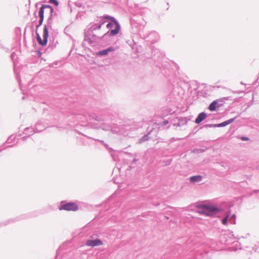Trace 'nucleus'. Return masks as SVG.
Returning a JSON list of instances; mask_svg holds the SVG:
<instances>
[{
    "mask_svg": "<svg viewBox=\"0 0 259 259\" xmlns=\"http://www.w3.org/2000/svg\"><path fill=\"white\" fill-rule=\"evenodd\" d=\"M235 219L236 215L233 214L231 216L230 211L229 210L225 218L222 219V223L224 225H227L228 222H229L231 224H235Z\"/></svg>",
    "mask_w": 259,
    "mask_h": 259,
    "instance_id": "nucleus-6",
    "label": "nucleus"
},
{
    "mask_svg": "<svg viewBox=\"0 0 259 259\" xmlns=\"http://www.w3.org/2000/svg\"><path fill=\"white\" fill-rule=\"evenodd\" d=\"M217 104V102L216 101H213L212 103H210L208 107V109L210 111H214L216 109V105Z\"/></svg>",
    "mask_w": 259,
    "mask_h": 259,
    "instance_id": "nucleus-19",
    "label": "nucleus"
},
{
    "mask_svg": "<svg viewBox=\"0 0 259 259\" xmlns=\"http://www.w3.org/2000/svg\"><path fill=\"white\" fill-rule=\"evenodd\" d=\"M204 126L205 127H217V124H207Z\"/></svg>",
    "mask_w": 259,
    "mask_h": 259,
    "instance_id": "nucleus-25",
    "label": "nucleus"
},
{
    "mask_svg": "<svg viewBox=\"0 0 259 259\" xmlns=\"http://www.w3.org/2000/svg\"><path fill=\"white\" fill-rule=\"evenodd\" d=\"M111 156L112 157L113 159L115 161L116 160L115 155L113 154H111Z\"/></svg>",
    "mask_w": 259,
    "mask_h": 259,
    "instance_id": "nucleus-30",
    "label": "nucleus"
},
{
    "mask_svg": "<svg viewBox=\"0 0 259 259\" xmlns=\"http://www.w3.org/2000/svg\"><path fill=\"white\" fill-rule=\"evenodd\" d=\"M19 86H20V88H21L20 82H19Z\"/></svg>",
    "mask_w": 259,
    "mask_h": 259,
    "instance_id": "nucleus-38",
    "label": "nucleus"
},
{
    "mask_svg": "<svg viewBox=\"0 0 259 259\" xmlns=\"http://www.w3.org/2000/svg\"><path fill=\"white\" fill-rule=\"evenodd\" d=\"M15 139V137L12 135L8 138V139H7V142L8 143H11L12 141L14 140Z\"/></svg>",
    "mask_w": 259,
    "mask_h": 259,
    "instance_id": "nucleus-23",
    "label": "nucleus"
},
{
    "mask_svg": "<svg viewBox=\"0 0 259 259\" xmlns=\"http://www.w3.org/2000/svg\"><path fill=\"white\" fill-rule=\"evenodd\" d=\"M36 39L37 42L39 45H40L42 46H46L47 44V42H44V38H43V40L41 39L40 36L39 35V33L36 32Z\"/></svg>",
    "mask_w": 259,
    "mask_h": 259,
    "instance_id": "nucleus-17",
    "label": "nucleus"
},
{
    "mask_svg": "<svg viewBox=\"0 0 259 259\" xmlns=\"http://www.w3.org/2000/svg\"><path fill=\"white\" fill-rule=\"evenodd\" d=\"M150 36H153L155 37V39H152L150 40L151 41V42L153 43V42L156 41V40L158 39V35L156 32L153 31L149 33V35H148L147 36V38H149V37H150Z\"/></svg>",
    "mask_w": 259,
    "mask_h": 259,
    "instance_id": "nucleus-18",
    "label": "nucleus"
},
{
    "mask_svg": "<svg viewBox=\"0 0 259 259\" xmlns=\"http://www.w3.org/2000/svg\"><path fill=\"white\" fill-rule=\"evenodd\" d=\"M108 52H113L115 51V48L113 47H110L107 49Z\"/></svg>",
    "mask_w": 259,
    "mask_h": 259,
    "instance_id": "nucleus-29",
    "label": "nucleus"
},
{
    "mask_svg": "<svg viewBox=\"0 0 259 259\" xmlns=\"http://www.w3.org/2000/svg\"><path fill=\"white\" fill-rule=\"evenodd\" d=\"M84 118L87 121H88L89 120H91L92 119H94L97 121H103L107 120L106 117L102 116V115H96L95 114H94L93 116H91L90 118L88 119L86 118V117L83 116Z\"/></svg>",
    "mask_w": 259,
    "mask_h": 259,
    "instance_id": "nucleus-11",
    "label": "nucleus"
},
{
    "mask_svg": "<svg viewBox=\"0 0 259 259\" xmlns=\"http://www.w3.org/2000/svg\"><path fill=\"white\" fill-rule=\"evenodd\" d=\"M167 123H168V121L167 120H165V121H163V125H165Z\"/></svg>",
    "mask_w": 259,
    "mask_h": 259,
    "instance_id": "nucleus-32",
    "label": "nucleus"
},
{
    "mask_svg": "<svg viewBox=\"0 0 259 259\" xmlns=\"http://www.w3.org/2000/svg\"><path fill=\"white\" fill-rule=\"evenodd\" d=\"M149 139V135H145L143 136L139 140V143H141L142 142H144L145 141H147Z\"/></svg>",
    "mask_w": 259,
    "mask_h": 259,
    "instance_id": "nucleus-22",
    "label": "nucleus"
},
{
    "mask_svg": "<svg viewBox=\"0 0 259 259\" xmlns=\"http://www.w3.org/2000/svg\"><path fill=\"white\" fill-rule=\"evenodd\" d=\"M137 161V159L134 158V159H133V162L134 163H136Z\"/></svg>",
    "mask_w": 259,
    "mask_h": 259,
    "instance_id": "nucleus-33",
    "label": "nucleus"
},
{
    "mask_svg": "<svg viewBox=\"0 0 259 259\" xmlns=\"http://www.w3.org/2000/svg\"><path fill=\"white\" fill-rule=\"evenodd\" d=\"M78 209V206L74 202H67L62 204L59 207L60 210L67 211H76Z\"/></svg>",
    "mask_w": 259,
    "mask_h": 259,
    "instance_id": "nucleus-4",
    "label": "nucleus"
},
{
    "mask_svg": "<svg viewBox=\"0 0 259 259\" xmlns=\"http://www.w3.org/2000/svg\"><path fill=\"white\" fill-rule=\"evenodd\" d=\"M49 2L51 4H54L56 6H57L59 5L57 0H49Z\"/></svg>",
    "mask_w": 259,
    "mask_h": 259,
    "instance_id": "nucleus-26",
    "label": "nucleus"
},
{
    "mask_svg": "<svg viewBox=\"0 0 259 259\" xmlns=\"http://www.w3.org/2000/svg\"><path fill=\"white\" fill-rule=\"evenodd\" d=\"M235 219L236 215L233 214L231 216L230 211L229 210L225 218L222 219V223L224 225H227L228 222H229L231 224H235Z\"/></svg>",
    "mask_w": 259,
    "mask_h": 259,
    "instance_id": "nucleus-5",
    "label": "nucleus"
},
{
    "mask_svg": "<svg viewBox=\"0 0 259 259\" xmlns=\"http://www.w3.org/2000/svg\"><path fill=\"white\" fill-rule=\"evenodd\" d=\"M45 126L42 125L41 123L38 121L35 124V132H39L45 129Z\"/></svg>",
    "mask_w": 259,
    "mask_h": 259,
    "instance_id": "nucleus-15",
    "label": "nucleus"
},
{
    "mask_svg": "<svg viewBox=\"0 0 259 259\" xmlns=\"http://www.w3.org/2000/svg\"><path fill=\"white\" fill-rule=\"evenodd\" d=\"M93 36H96V35H95V34H93Z\"/></svg>",
    "mask_w": 259,
    "mask_h": 259,
    "instance_id": "nucleus-39",
    "label": "nucleus"
},
{
    "mask_svg": "<svg viewBox=\"0 0 259 259\" xmlns=\"http://www.w3.org/2000/svg\"><path fill=\"white\" fill-rule=\"evenodd\" d=\"M3 150V149L1 147H0V152Z\"/></svg>",
    "mask_w": 259,
    "mask_h": 259,
    "instance_id": "nucleus-35",
    "label": "nucleus"
},
{
    "mask_svg": "<svg viewBox=\"0 0 259 259\" xmlns=\"http://www.w3.org/2000/svg\"><path fill=\"white\" fill-rule=\"evenodd\" d=\"M26 138L25 137H23L22 139H23V140H24Z\"/></svg>",
    "mask_w": 259,
    "mask_h": 259,
    "instance_id": "nucleus-36",
    "label": "nucleus"
},
{
    "mask_svg": "<svg viewBox=\"0 0 259 259\" xmlns=\"http://www.w3.org/2000/svg\"><path fill=\"white\" fill-rule=\"evenodd\" d=\"M177 121L174 123V125L176 127H181L186 125L187 122L190 120V118L187 117H179L177 119Z\"/></svg>",
    "mask_w": 259,
    "mask_h": 259,
    "instance_id": "nucleus-7",
    "label": "nucleus"
},
{
    "mask_svg": "<svg viewBox=\"0 0 259 259\" xmlns=\"http://www.w3.org/2000/svg\"><path fill=\"white\" fill-rule=\"evenodd\" d=\"M248 138H247V137H242V140H248Z\"/></svg>",
    "mask_w": 259,
    "mask_h": 259,
    "instance_id": "nucleus-31",
    "label": "nucleus"
},
{
    "mask_svg": "<svg viewBox=\"0 0 259 259\" xmlns=\"http://www.w3.org/2000/svg\"><path fill=\"white\" fill-rule=\"evenodd\" d=\"M189 180L192 183H199L202 180V177L200 175H196L190 177Z\"/></svg>",
    "mask_w": 259,
    "mask_h": 259,
    "instance_id": "nucleus-13",
    "label": "nucleus"
},
{
    "mask_svg": "<svg viewBox=\"0 0 259 259\" xmlns=\"http://www.w3.org/2000/svg\"><path fill=\"white\" fill-rule=\"evenodd\" d=\"M45 9H49V17L48 19V22L49 23H52V15L54 11V9L52 6L48 5H42L39 9L38 15L39 17L44 18Z\"/></svg>",
    "mask_w": 259,
    "mask_h": 259,
    "instance_id": "nucleus-3",
    "label": "nucleus"
},
{
    "mask_svg": "<svg viewBox=\"0 0 259 259\" xmlns=\"http://www.w3.org/2000/svg\"><path fill=\"white\" fill-rule=\"evenodd\" d=\"M100 142H101V143H102L103 144H104V145H105V146L106 148H107L108 149H109V152H110V153H111V152L114 151L113 149H112V148H109L108 147V145H107V144H104V141H101Z\"/></svg>",
    "mask_w": 259,
    "mask_h": 259,
    "instance_id": "nucleus-28",
    "label": "nucleus"
},
{
    "mask_svg": "<svg viewBox=\"0 0 259 259\" xmlns=\"http://www.w3.org/2000/svg\"><path fill=\"white\" fill-rule=\"evenodd\" d=\"M108 54V51L106 49H104L103 50L100 51L97 53V55L98 56H105Z\"/></svg>",
    "mask_w": 259,
    "mask_h": 259,
    "instance_id": "nucleus-21",
    "label": "nucleus"
},
{
    "mask_svg": "<svg viewBox=\"0 0 259 259\" xmlns=\"http://www.w3.org/2000/svg\"><path fill=\"white\" fill-rule=\"evenodd\" d=\"M84 40L87 41L89 44H92V42H93L92 38H90L89 36H87L86 35H85V36H84Z\"/></svg>",
    "mask_w": 259,
    "mask_h": 259,
    "instance_id": "nucleus-24",
    "label": "nucleus"
},
{
    "mask_svg": "<svg viewBox=\"0 0 259 259\" xmlns=\"http://www.w3.org/2000/svg\"><path fill=\"white\" fill-rule=\"evenodd\" d=\"M34 132V128L32 127H26L25 128L24 134L28 135V136L32 135Z\"/></svg>",
    "mask_w": 259,
    "mask_h": 259,
    "instance_id": "nucleus-16",
    "label": "nucleus"
},
{
    "mask_svg": "<svg viewBox=\"0 0 259 259\" xmlns=\"http://www.w3.org/2000/svg\"><path fill=\"white\" fill-rule=\"evenodd\" d=\"M236 118V117H235L234 118L226 120L221 123L217 124V127H224L229 125V124L232 123L235 120Z\"/></svg>",
    "mask_w": 259,
    "mask_h": 259,
    "instance_id": "nucleus-14",
    "label": "nucleus"
},
{
    "mask_svg": "<svg viewBox=\"0 0 259 259\" xmlns=\"http://www.w3.org/2000/svg\"><path fill=\"white\" fill-rule=\"evenodd\" d=\"M196 207L201 209L198 211V213L207 217H213L224 211V209L221 207H217L209 204L197 203Z\"/></svg>",
    "mask_w": 259,
    "mask_h": 259,
    "instance_id": "nucleus-1",
    "label": "nucleus"
},
{
    "mask_svg": "<svg viewBox=\"0 0 259 259\" xmlns=\"http://www.w3.org/2000/svg\"><path fill=\"white\" fill-rule=\"evenodd\" d=\"M52 23H49L48 22V25H45L44 26V30H43V38H44V42H48V38L49 36V28L51 27Z\"/></svg>",
    "mask_w": 259,
    "mask_h": 259,
    "instance_id": "nucleus-10",
    "label": "nucleus"
},
{
    "mask_svg": "<svg viewBox=\"0 0 259 259\" xmlns=\"http://www.w3.org/2000/svg\"><path fill=\"white\" fill-rule=\"evenodd\" d=\"M40 20L39 22V24L36 26V29H37L42 23L44 18L39 17Z\"/></svg>",
    "mask_w": 259,
    "mask_h": 259,
    "instance_id": "nucleus-27",
    "label": "nucleus"
},
{
    "mask_svg": "<svg viewBox=\"0 0 259 259\" xmlns=\"http://www.w3.org/2000/svg\"><path fill=\"white\" fill-rule=\"evenodd\" d=\"M102 128L104 131H111V126L110 125L108 124H103L102 125Z\"/></svg>",
    "mask_w": 259,
    "mask_h": 259,
    "instance_id": "nucleus-20",
    "label": "nucleus"
},
{
    "mask_svg": "<svg viewBox=\"0 0 259 259\" xmlns=\"http://www.w3.org/2000/svg\"><path fill=\"white\" fill-rule=\"evenodd\" d=\"M104 18L109 19L111 22H109L106 26L107 28L110 29V30L105 33L102 37L112 36L117 34L120 29V25L118 22L114 17L109 15L104 16Z\"/></svg>",
    "mask_w": 259,
    "mask_h": 259,
    "instance_id": "nucleus-2",
    "label": "nucleus"
},
{
    "mask_svg": "<svg viewBox=\"0 0 259 259\" xmlns=\"http://www.w3.org/2000/svg\"><path fill=\"white\" fill-rule=\"evenodd\" d=\"M80 116V115H78V116H77V117L78 119H80V118L79 117H78V116Z\"/></svg>",
    "mask_w": 259,
    "mask_h": 259,
    "instance_id": "nucleus-37",
    "label": "nucleus"
},
{
    "mask_svg": "<svg viewBox=\"0 0 259 259\" xmlns=\"http://www.w3.org/2000/svg\"><path fill=\"white\" fill-rule=\"evenodd\" d=\"M46 10V12H48L49 13V9H45Z\"/></svg>",
    "mask_w": 259,
    "mask_h": 259,
    "instance_id": "nucleus-34",
    "label": "nucleus"
},
{
    "mask_svg": "<svg viewBox=\"0 0 259 259\" xmlns=\"http://www.w3.org/2000/svg\"><path fill=\"white\" fill-rule=\"evenodd\" d=\"M102 241L99 239L95 240H87L85 242V244L88 246L95 247L97 246H100L102 245Z\"/></svg>",
    "mask_w": 259,
    "mask_h": 259,
    "instance_id": "nucleus-8",
    "label": "nucleus"
},
{
    "mask_svg": "<svg viewBox=\"0 0 259 259\" xmlns=\"http://www.w3.org/2000/svg\"><path fill=\"white\" fill-rule=\"evenodd\" d=\"M105 21H100L99 23H93L91 24V26L90 27V30L93 32L94 31L96 30H99L101 29L102 26L105 23Z\"/></svg>",
    "mask_w": 259,
    "mask_h": 259,
    "instance_id": "nucleus-9",
    "label": "nucleus"
},
{
    "mask_svg": "<svg viewBox=\"0 0 259 259\" xmlns=\"http://www.w3.org/2000/svg\"><path fill=\"white\" fill-rule=\"evenodd\" d=\"M206 114L204 112L199 113L195 119V123L197 124L200 123L206 118Z\"/></svg>",
    "mask_w": 259,
    "mask_h": 259,
    "instance_id": "nucleus-12",
    "label": "nucleus"
}]
</instances>
